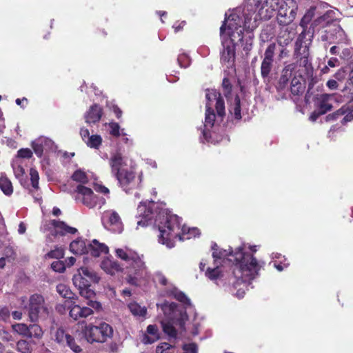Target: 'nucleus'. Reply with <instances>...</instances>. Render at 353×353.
Here are the masks:
<instances>
[{
    "label": "nucleus",
    "instance_id": "64",
    "mask_svg": "<svg viewBox=\"0 0 353 353\" xmlns=\"http://www.w3.org/2000/svg\"><path fill=\"white\" fill-rule=\"evenodd\" d=\"M0 316L3 319H6L7 317H8L9 316L8 309L6 307L0 309Z\"/></svg>",
    "mask_w": 353,
    "mask_h": 353
},
{
    "label": "nucleus",
    "instance_id": "17",
    "mask_svg": "<svg viewBox=\"0 0 353 353\" xmlns=\"http://www.w3.org/2000/svg\"><path fill=\"white\" fill-rule=\"evenodd\" d=\"M115 176L125 192H128V190L136 188L138 185L135 174L132 170H126Z\"/></svg>",
    "mask_w": 353,
    "mask_h": 353
},
{
    "label": "nucleus",
    "instance_id": "14",
    "mask_svg": "<svg viewBox=\"0 0 353 353\" xmlns=\"http://www.w3.org/2000/svg\"><path fill=\"white\" fill-rule=\"evenodd\" d=\"M75 199L85 206L92 208L97 204L98 197L94 194L91 188L79 185L76 188Z\"/></svg>",
    "mask_w": 353,
    "mask_h": 353
},
{
    "label": "nucleus",
    "instance_id": "49",
    "mask_svg": "<svg viewBox=\"0 0 353 353\" xmlns=\"http://www.w3.org/2000/svg\"><path fill=\"white\" fill-rule=\"evenodd\" d=\"M49 258L60 259L63 256V250L62 248H57L54 250L49 252L47 254Z\"/></svg>",
    "mask_w": 353,
    "mask_h": 353
},
{
    "label": "nucleus",
    "instance_id": "46",
    "mask_svg": "<svg viewBox=\"0 0 353 353\" xmlns=\"http://www.w3.org/2000/svg\"><path fill=\"white\" fill-rule=\"evenodd\" d=\"M178 63L180 67L186 68L190 64V59L186 54H181L178 57Z\"/></svg>",
    "mask_w": 353,
    "mask_h": 353
},
{
    "label": "nucleus",
    "instance_id": "33",
    "mask_svg": "<svg viewBox=\"0 0 353 353\" xmlns=\"http://www.w3.org/2000/svg\"><path fill=\"white\" fill-rule=\"evenodd\" d=\"M30 175L32 185V189H30V191L32 192L33 196L36 199L39 200V198H37V196H35L34 194L35 192H37L39 190V173L35 169L31 168L30 170Z\"/></svg>",
    "mask_w": 353,
    "mask_h": 353
},
{
    "label": "nucleus",
    "instance_id": "38",
    "mask_svg": "<svg viewBox=\"0 0 353 353\" xmlns=\"http://www.w3.org/2000/svg\"><path fill=\"white\" fill-rule=\"evenodd\" d=\"M72 178L74 181L82 184H85L88 181V176L86 175L85 172L81 170H77L75 171L72 174Z\"/></svg>",
    "mask_w": 353,
    "mask_h": 353
},
{
    "label": "nucleus",
    "instance_id": "12",
    "mask_svg": "<svg viewBox=\"0 0 353 353\" xmlns=\"http://www.w3.org/2000/svg\"><path fill=\"white\" fill-rule=\"evenodd\" d=\"M54 341L63 347H68L72 352L80 353L82 348L77 344L74 338L63 327L58 328L54 334Z\"/></svg>",
    "mask_w": 353,
    "mask_h": 353
},
{
    "label": "nucleus",
    "instance_id": "27",
    "mask_svg": "<svg viewBox=\"0 0 353 353\" xmlns=\"http://www.w3.org/2000/svg\"><path fill=\"white\" fill-rule=\"evenodd\" d=\"M159 338V330L157 325H150L147 327V333L144 334L142 341L145 344H152Z\"/></svg>",
    "mask_w": 353,
    "mask_h": 353
},
{
    "label": "nucleus",
    "instance_id": "15",
    "mask_svg": "<svg viewBox=\"0 0 353 353\" xmlns=\"http://www.w3.org/2000/svg\"><path fill=\"white\" fill-rule=\"evenodd\" d=\"M321 39L323 41L334 42L337 43H347L348 39L343 28L336 23L332 25L330 31L325 30L322 32Z\"/></svg>",
    "mask_w": 353,
    "mask_h": 353
},
{
    "label": "nucleus",
    "instance_id": "37",
    "mask_svg": "<svg viewBox=\"0 0 353 353\" xmlns=\"http://www.w3.org/2000/svg\"><path fill=\"white\" fill-rule=\"evenodd\" d=\"M43 335V331L41 327L37 324L30 325L29 326L28 337L39 339Z\"/></svg>",
    "mask_w": 353,
    "mask_h": 353
},
{
    "label": "nucleus",
    "instance_id": "62",
    "mask_svg": "<svg viewBox=\"0 0 353 353\" xmlns=\"http://www.w3.org/2000/svg\"><path fill=\"white\" fill-rule=\"evenodd\" d=\"M197 51L198 53H199L203 57H206L210 53V50L206 46H201L200 48H199Z\"/></svg>",
    "mask_w": 353,
    "mask_h": 353
},
{
    "label": "nucleus",
    "instance_id": "48",
    "mask_svg": "<svg viewBox=\"0 0 353 353\" xmlns=\"http://www.w3.org/2000/svg\"><path fill=\"white\" fill-rule=\"evenodd\" d=\"M51 268L54 271L57 272H63L65 269L64 263L60 261H55L52 262Z\"/></svg>",
    "mask_w": 353,
    "mask_h": 353
},
{
    "label": "nucleus",
    "instance_id": "26",
    "mask_svg": "<svg viewBox=\"0 0 353 353\" xmlns=\"http://www.w3.org/2000/svg\"><path fill=\"white\" fill-rule=\"evenodd\" d=\"M70 251L74 254H83L88 253V243H87L85 240L79 238L70 243Z\"/></svg>",
    "mask_w": 353,
    "mask_h": 353
},
{
    "label": "nucleus",
    "instance_id": "53",
    "mask_svg": "<svg viewBox=\"0 0 353 353\" xmlns=\"http://www.w3.org/2000/svg\"><path fill=\"white\" fill-rule=\"evenodd\" d=\"M184 353H196L197 346L194 343H188L183 345Z\"/></svg>",
    "mask_w": 353,
    "mask_h": 353
},
{
    "label": "nucleus",
    "instance_id": "35",
    "mask_svg": "<svg viewBox=\"0 0 353 353\" xmlns=\"http://www.w3.org/2000/svg\"><path fill=\"white\" fill-rule=\"evenodd\" d=\"M18 159L15 160L12 163V167L15 177L19 179L21 184H23L22 181L24 178L25 171L21 165L18 162Z\"/></svg>",
    "mask_w": 353,
    "mask_h": 353
},
{
    "label": "nucleus",
    "instance_id": "58",
    "mask_svg": "<svg viewBox=\"0 0 353 353\" xmlns=\"http://www.w3.org/2000/svg\"><path fill=\"white\" fill-rule=\"evenodd\" d=\"M330 68H336L339 66L340 61L336 57H331L327 61V63Z\"/></svg>",
    "mask_w": 353,
    "mask_h": 353
},
{
    "label": "nucleus",
    "instance_id": "55",
    "mask_svg": "<svg viewBox=\"0 0 353 353\" xmlns=\"http://www.w3.org/2000/svg\"><path fill=\"white\" fill-rule=\"evenodd\" d=\"M345 76H346V73H345V71L344 70L343 68H341L339 69L335 74H334V77L336 79V80L337 81H343V79H345Z\"/></svg>",
    "mask_w": 353,
    "mask_h": 353
},
{
    "label": "nucleus",
    "instance_id": "47",
    "mask_svg": "<svg viewBox=\"0 0 353 353\" xmlns=\"http://www.w3.org/2000/svg\"><path fill=\"white\" fill-rule=\"evenodd\" d=\"M32 155V152L28 148L20 149L17 152V157L20 159H30Z\"/></svg>",
    "mask_w": 353,
    "mask_h": 353
},
{
    "label": "nucleus",
    "instance_id": "20",
    "mask_svg": "<svg viewBox=\"0 0 353 353\" xmlns=\"http://www.w3.org/2000/svg\"><path fill=\"white\" fill-rule=\"evenodd\" d=\"M110 165L112 173L116 176L122 172L125 171V159L119 152L114 153L110 159Z\"/></svg>",
    "mask_w": 353,
    "mask_h": 353
},
{
    "label": "nucleus",
    "instance_id": "3",
    "mask_svg": "<svg viewBox=\"0 0 353 353\" xmlns=\"http://www.w3.org/2000/svg\"><path fill=\"white\" fill-rule=\"evenodd\" d=\"M239 9L229 10L225 14V20L220 27L221 50V63L228 68L234 69L236 47L241 45L248 55L252 48L254 35L248 30L244 21L239 17Z\"/></svg>",
    "mask_w": 353,
    "mask_h": 353
},
{
    "label": "nucleus",
    "instance_id": "43",
    "mask_svg": "<svg viewBox=\"0 0 353 353\" xmlns=\"http://www.w3.org/2000/svg\"><path fill=\"white\" fill-rule=\"evenodd\" d=\"M107 128V130L109 133L114 137L120 136V126L116 122H110L105 125Z\"/></svg>",
    "mask_w": 353,
    "mask_h": 353
},
{
    "label": "nucleus",
    "instance_id": "23",
    "mask_svg": "<svg viewBox=\"0 0 353 353\" xmlns=\"http://www.w3.org/2000/svg\"><path fill=\"white\" fill-rule=\"evenodd\" d=\"M77 288L79 290L80 295L88 299L87 305L88 306L94 309H99L101 307L100 303L94 300L95 297V293L94 290L90 288V286H82V288Z\"/></svg>",
    "mask_w": 353,
    "mask_h": 353
},
{
    "label": "nucleus",
    "instance_id": "5",
    "mask_svg": "<svg viewBox=\"0 0 353 353\" xmlns=\"http://www.w3.org/2000/svg\"><path fill=\"white\" fill-rule=\"evenodd\" d=\"M154 283L165 286V292L167 296L173 297L181 303V305L174 302L164 301L157 303V306L164 314L167 323L161 322L162 327L165 333L170 336H174L176 333L174 326L183 328L188 320L186 310L191 306L190 299L178 288L174 286L166 277L159 272L153 276Z\"/></svg>",
    "mask_w": 353,
    "mask_h": 353
},
{
    "label": "nucleus",
    "instance_id": "4",
    "mask_svg": "<svg viewBox=\"0 0 353 353\" xmlns=\"http://www.w3.org/2000/svg\"><path fill=\"white\" fill-rule=\"evenodd\" d=\"M298 6L295 0H248L241 10L239 17L248 30H253L263 19H269L271 13L278 11L279 24L292 23L296 17Z\"/></svg>",
    "mask_w": 353,
    "mask_h": 353
},
{
    "label": "nucleus",
    "instance_id": "19",
    "mask_svg": "<svg viewBox=\"0 0 353 353\" xmlns=\"http://www.w3.org/2000/svg\"><path fill=\"white\" fill-rule=\"evenodd\" d=\"M342 101V97L338 94H323L319 99V109L320 113L325 114L333 107V103Z\"/></svg>",
    "mask_w": 353,
    "mask_h": 353
},
{
    "label": "nucleus",
    "instance_id": "40",
    "mask_svg": "<svg viewBox=\"0 0 353 353\" xmlns=\"http://www.w3.org/2000/svg\"><path fill=\"white\" fill-rule=\"evenodd\" d=\"M14 332L23 336L28 337L29 326L24 323H17L12 325Z\"/></svg>",
    "mask_w": 353,
    "mask_h": 353
},
{
    "label": "nucleus",
    "instance_id": "29",
    "mask_svg": "<svg viewBox=\"0 0 353 353\" xmlns=\"http://www.w3.org/2000/svg\"><path fill=\"white\" fill-rule=\"evenodd\" d=\"M295 68L296 65L294 63L288 64L283 68L279 80L281 84L285 85L294 75H296L294 72Z\"/></svg>",
    "mask_w": 353,
    "mask_h": 353
},
{
    "label": "nucleus",
    "instance_id": "56",
    "mask_svg": "<svg viewBox=\"0 0 353 353\" xmlns=\"http://www.w3.org/2000/svg\"><path fill=\"white\" fill-rule=\"evenodd\" d=\"M185 23H186L185 21L175 22L172 26V28L174 30V32H178L181 31L185 26Z\"/></svg>",
    "mask_w": 353,
    "mask_h": 353
},
{
    "label": "nucleus",
    "instance_id": "36",
    "mask_svg": "<svg viewBox=\"0 0 353 353\" xmlns=\"http://www.w3.org/2000/svg\"><path fill=\"white\" fill-rule=\"evenodd\" d=\"M85 144L94 149H98L102 143V138L100 135L92 134L85 141Z\"/></svg>",
    "mask_w": 353,
    "mask_h": 353
},
{
    "label": "nucleus",
    "instance_id": "63",
    "mask_svg": "<svg viewBox=\"0 0 353 353\" xmlns=\"http://www.w3.org/2000/svg\"><path fill=\"white\" fill-rule=\"evenodd\" d=\"M324 113H320V110L318 108L317 110L314 111L310 117V120L312 121H316L319 117Z\"/></svg>",
    "mask_w": 353,
    "mask_h": 353
},
{
    "label": "nucleus",
    "instance_id": "52",
    "mask_svg": "<svg viewBox=\"0 0 353 353\" xmlns=\"http://www.w3.org/2000/svg\"><path fill=\"white\" fill-rule=\"evenodd\" d=\"M107 105L108 106L110 110L113 111V112L115 114L117 119H119L121 117L122 111L117 105H115L112 102H110V103H108Z\"/></svg>",
    "mask_w": 353,
    "mask_h": 353
},
{
    "label": "nucleus",
    "instance_id": "22",
    "mask_svg": "<svg viewBox=\"0 0 353 353\" xmlns=\"http://www.w3.org/2000/svg\"><path fill=\"white\" fill-rule=\"evenodd\" d=\"M102 108L97 104H94L85 114V122L88 124L96 123L102 117Z\"/></svg>",
    "mask_w": 353,
    "mask_h": 353
},
{
    "label": "nucleus",
    "instance_id": "25",
    "mask_svg": "<svg viewBox=\"0 0 353 353\" xmlns=\"http://www.w3.org/2000/svg\"><path fill=\"white\" fill-rule=\"evenodd\" d=\"M93 256H99L101 254H106L108 252V246L102 243H100L96 239H93L91 242L88 243V253Z\"/></svg>",
    "mask_w": 353,
    "mask_h": 353
},
{
    "label": "nucleus",
    "instance_id": "8",
    "mask_svg": "<svg viewBox=\"0 0 353 353\" xmlns=\"http://www.w3.org/2000/svg\"><path fill=\"white\" fill-rule=\"evenodd\" d=\"M205 117L201 130V142L214 143L210 130L223 121L225 115V103L221 94L214 89L205 90Z\"/></svg>",
    "mask_w": 353,
    "mask_h": 353
},
{
    "label": "nucleus",
    "instance_id": "61",
    "mask_svg": "<svg viewBox=\"0 0 353 353\" xmlns=\"http://www.w3.org/2000/svg\"><path fill=\"white\" fill-rule=\"evenodd\" d=\"M327 86L330 90H336L338 88V83L336 80L334 79H330L327 81L326 83Z\"/></svg>",
    "mask_w": 353,
    "mask_h": 353
},
{
    "label": "nucleus",
    "instance_id": "34",
    "mask_svg": "<svg viewBox=\"0 0 353 353\" xmlns=\"http://www.w3.org/2000/svg\"><path fill=\"white\" fill-rule=\"evenodd\" d=\"M57 291L64 299L72 301L74 294L70 289L65 284L60 283L57 285Z\"/></svg>",
    "mask_w": 353,
    "mask_h": 353
},
{
    "label": "nucleus",
    "instance_id": "60",
    "mask_svg": "<svg viewBox=\"0 0 353 353\" xmlns=\"http://www.w3.org/2000/svg\"><path fill=\"white\" fill-rule=\"evenodd\" d=\"M241 246H243V251L245 252L246 253L248 254H252L255 259H256L254 256V252H256L257 251V246L256 245H250L248 247V249L252 252V253L250 252H248L247 250H246V245L245 244H242L240 245ZM239 248V246L238 247Z\"/></svg>",
    "mask_w": 353,
    "mask_h": 353
},
{
    "label": "nucleus",
    "instance_id": "11",
    "mask_svg": "<svg viewBox=\"0 0 353 353\" xmlns=\"http://www.w3.org/2000/svg\"><path fill=\"white\" fill-rule=\"evenodd\" d=\"M100 276L94 270L88 267L80 268L72 278L73 284L76 288L90 286V283H99Z\"/></svg>",
    "mask_w": 353,
    "mask_h": 353
},
{
    "label": "nucleus",
    "instance_id": "32",
    "mask_svg": "<svg viewBox=\"0 0 353 353\" xmlns=\"http://www.w3.org/2000/svg\"><path fill=\"white\" fill-rule=\"evenodd\" d=\"M302 78L300 75H294L290 80V90L293 94H299L303 90L301 83Z\"/></svg>",
    "mask_w": 353,
    "mask_h": 353
},
{
    "label": "nucleus",
    "instance_id": "41",
    "mask_svg": "<svg viewBox=\"0 0 353 353\" xmlns=\"http://www.w3.org/2000/svg\"><path fill=\"white\" fill-rule=\"evenodd\" d=\"M156 353H175V348L168 343H162L157 347Z\"/></svg>",
    "mask_w": 353,
    "mask_h": 353
},
{
    "label": "nucleus",
    "instance_id": "13",
    "mask_svg": "<svg viewBox=\"0 0 353 353\" xmlns=\"http://www.w3.org/2000/svg\"><path fill=\"white\" fill-rule=\"evenodd\" d=\"M102 223L104 227L113 232L121 233L123 230L121 219L114 210H108L105 211L102 215Z\"/></svg>",
    "mask_w": 353,
    "mask_h": 353
},
{
    "label": "nucleus",
    "instance_id": "7",
    "mask_svg": "<svg viewBox=\"0 0 353 353\" xmlns=\"http://www.w3.org/2000/svg\"><path fill=\"white\" fill-rule=\"evenodd\" d=\"M115 254L126 263L125 274L128 283L140 286L149 281L150 274L143 261V255L128 247L116 249Z\"/></svg>",
    "mask_w": 353,
    "mask_h": 353
},
{
    "label": "nucleus",
    "instance_id": "2",
    "mask_svg": "<svg viewBox=\"0 0 353 353\" xmlns=\"http://www.w3.org/2000/svg\"><path fill=\"white\" fill-rule=\"evenodd\" d=\"M137 216L141 218L137 221L138 226L154 225L158 228V241L168 248H174L177 239L184 241L200 234L196 228L181 227V219L168 212L163 203L153 201L141 202L137 208Z\"/></svg>",
    "mask_w": 353,
    "mask_h": 353
},
{
    "label": "nucleus",
    "instance_id": "21",
    "mask_svg": "<svg viewBox=\"0 0 353 353\" xmlns=\"http://www.w3.org/2000/svg\"><path fill=\"white\" fill-rule=\"evenodd\" d=\"M50 224L54 228L51 232V234L53 236H56L57 234L65 235L68 234H75L77 232V230L75 228L70 227L63 221L52 220L51 221Z\"/></svg>",
    "mask_w": 353,
    "mask_h": 353
},
{
    "label": "nucleus",
    "instance_id": "24",
    "mask_svg": "<svg viewBox=\"0 0 353 353\" xmlns=\"http://www.w3.org/2000/svg\"><path fill=\"white\" fill-rule=\"evenodd\" d=\"M101 268L107 274L114 275L121 270V268L117 261L112 258L107 257L101 263Z\"/></svg>",
    "mask_w": 353,
    "mask_h": 353
},
{
    "label": "nucleus",
    "instance_id": "45",
    "mask_svg": "<svg viewBox=\"0 0 353 353\" xmlns=\"http://www.w3.org/2000/svg\"><path fill=\"white\" fill-rule=\"evenodd\" d=\"M32 146L34 151V153L37 155V157H41L45 149L43 148V145H41L39 139H38L36 141H33L32 143Z\"/></svg>",
    "mask_w": 353,
    "mask_h": 353
},
{
    "label": "nucleus",
    "instance_id": "54",
    "mask_svg": "<svg viewBox=\"0 0 353 353\" xmlns=\"http://www.w3.org/2000/svg\"><path fill=\"white\" fill-rule=\"evenodd\" d=\"M94 189L95 191L101 192L103 194H108L110 191L109 189L101 184H95L94 186Z\"/></svg>",
    "mask_w": 353,
    "mask_h": 353
},
{
    "label": "nucleus",
    "instance_id": "44",
    "mask_svg": "<svg viewBox=\"0 0 353 353\" xmlns=\"http://www.w3.org/2000/svg\"><path fill=\"white\" fill-rule=\"evenodd\" d=\"M276 47L274 43H270L265 51L263 59L273 61Z\"/></svg>",
    "mask_w": 353,
    "mask_h": 353
},
{
    "label": "nucleus",
    "instance_id": "59",
    "mask_svg": "<svg viewBox=\"0 0 353 353\" xmlns=\"http://www.w3.org/2000/svg\"><path fill=\"white\" fill-rule=\"evenodd\" d=\"M80 134L81 137L84 142L87 139H88L89 137H90L91 135H90V132L88 129L82 128L80 130Z\"/></svg>",
    "mask_w": 353,
    "mask_h": 353
},
{
    "label": "nucleus",
    "instance_id": "16",
    "mask_svg": "<svg viewBox=\"0 0 353 353\" xmlns=\"http://www.w3.org/2000/svg\"><path fill=\"white\" fill-rule=\"evenodd\" d=\"M281 25L282 27L277 37V42L281 47H286L292 41L296 35V26L295 24H292L291 23Z\"/></svg>",
    "mask_w": 353,
    "mask_h": 353
},
{
    "label": "nucleus",
    "instance_id": "28",
    "mask_svg": "<svg viewBox=\"0 0 353 353\" xmlns=\"http://www.w3.org/2000/svg\"><path fill=\"white\" fill-rule=\"evenodd\" d=\"M229 112L232 119L236 121L241 119V105L239 96H236L233 102L230 103L229 107Z\"/></svg>",
    "mask_w": 353,
    "mask_h": 353
},
{
    "label": "nucleus",
    "instance_id": "6",
    "mask_svg": "<svg viewBox=\"0 0 353 353\" xmlns=\"http://www.w3.org/2000/svg\"><path fill=\"white\" fill-rule=\"evenodd\" d=\"M315 8H310L303 17L300 26L303 28L302 32L299 35L295 43L294 55L296 59H299L301 64L306 65L308 62L309 46L312 42V39L314 33H318L320 36L325 30L330 31L332 25L335 24V12L332 10H327L323 14L315 19L311 24L310 30H306L307 24L311 21L314 16Z\"/></svg>",
    "mask_w": 353,
    "mask_h": 353
},
{
    "label": "nucleus",
    "instance_id": "42",
    "mask_svg": "<svg viewBox=\"0 0 353 353\" xmlns=\"http://www.w3.org/2000/svg\"><path fill=\"white\" fill-rule=\"evenodd\" d=\"M272 62L271 61L263 59L261 63V72L263 77H268L272 66Z\"/></svg>",
    "mask_w": 353,
    "mask_h": 353
},
{
    "label": "nucleus",
    "instance_id": "9",
    "mask_svg": "<svg viewBox=\"0 0 353 353\" xmlns=\"http://www.w3.org/2000/svg\"><path fill=\"white\" fill-rule=\"evenodd\" d=\"M74 332L79 343L84 341L88 343H102L106 342L113 335L112 326L105 322L94 325L92 323L87 324L83 321L77 323Z\"/></svg>",
    "mask_w": 353,
    "mask_h": 353
},
{
    "label": "nucleus",
    "instance_id": "10",
    "mask_svg": "<svg viewBox=\"0 0 353 353\" xmlns=\"http://www.w3.org/2000/svg\"><path fill=\"white\" fill-rule=\"evenodd\" d=\"M51 312L50 308L45 303L43 297L40 294H33L30 298L29 317L34 322L39 318L46 319Z\"/></svg>",
    "mask_w": 353,
    "mask_h": 353
},
{
    "label": "nucleus",
    "instance_id": "50",
    "mask_svg": "<svg viewBox=\"0 0 353 353\" xmlns=\"http://www.w3.org/2000/svg\"><path fill=\"white\" fill-rule=\"evenodd\" d=\"M272 263H273L274 267L279 272L283 271L285 268H288L289 265V263L288 261H283L281 260L279 261H277L276 260V261H272Z\"/></svg>",
    "mask_w": 353,
    "mask_h": 353
},
{
    "label": "nucleus",
    "instance_id": "39",
    "mask_svg": "<svg viewBox=\"0 0 353 353\" xmlns=\"http://www.w3.org/2000/svg\"><path fill=\"white\" fill-rule=\"evenodd\" d=\"M17 349L21 353H31V344L26 340H20L17 343Z\"/></svg>",
    "mask_w": 353,
    "mask_h": 353
},
{
    "label": "nucleus",
    "instance_id": "51",
    "mask_svg": "<svg viewBox=\"0 0 353 353\" xmlns=\"http://www.w3.org/2000/svg\"><path fill=\"white\" fill-rule=\"evenodd\" d=\"M39 139L41 141V145H43V147L45 149V150L52 149L54 143L51 139L46 137H41Z\"/></svg>",
    "mask_w": 353,
    "mask_h": 353
},
{
    "label": "nucleus",
    "instance_id": "1",
    "mask_svg": "<svg viewBox=\"0 0 353 353\" xmlns=\"http://www.w3.org/2000/svg\"><path fill=\"white\" fill-rule=\"evenodd\" d=\"M214 244L212 256L214 261V268H208L205 275L211 281H216L222 276L221 267L223 264H230L229 285L230 292L238 299L244 296L250 281L259 275L265 265L262 261L255 259L252 254L243 251V246L228 250H218Z\"/></svg>",
    "mask_w": 353,
    "mask_h": 353
},
{
    "label": "nucleus",
    "instance_id": "31",
    "mask_svg": "<svg viewBox=\"0 0 353 353\" xmlns=\"http://www.w3.org/2000/svg\"><path fill=\"white\" fill-rule=\"evenodd\" d=\"M0 189L6 196H10L13 193L12 182L5 174L0 176Z\"/></svg>",
    "mask_w": 353,
    "mask_h": 353
},
{
    "label": "nucleus",
    "instance_id": "30",
    "mask_svg": "<svg viewBox=\"0 0 353 353\" xmlns=\"http://www.w3.org/2000/svg\"><path fill=\"white\" fill-rule=\"evenodd\" d=\"M128 307L132 314L135 317H145L147 314V308L141 306L135 301L130 302L128 304Z\"/></svg>",
    "mask_w": 353,
    "mask_h": 353
},
{
    "label": "nucleus",
    "instance_id": "18",
    "mask_svg": "<svg viewBox=\"0 0 353 353\" xmlns=\"http://www.w3.org/2000/svg\"><path fill=\"white\" fill-rule=\"evenodd\" d=\"M68 308L70 310V316L74 320L83 318L85 319L92 315L94 313L91 307L81 306L76 304L73 301H70V302L68 303Z\"/></svg>",
    "mask_w": 353,
    "mask_h": 353
},
{
    "label": "nucleus",
    "instance_id": "57",
    "mask_svg": "<svg viewBox=\"0 0 353 353\" xmlns=\"http://www.w3.org/2000/svg\"><path fill=\"white\" fill-rule=\"evenodd\" d=\"M271 259L272 261H287L288 259L285 258V256H283L280 253H278V252H273L271 254Z\"/></svg>",
    "mask_w": 353,
    "mask_h": 353
}]
</instances>
